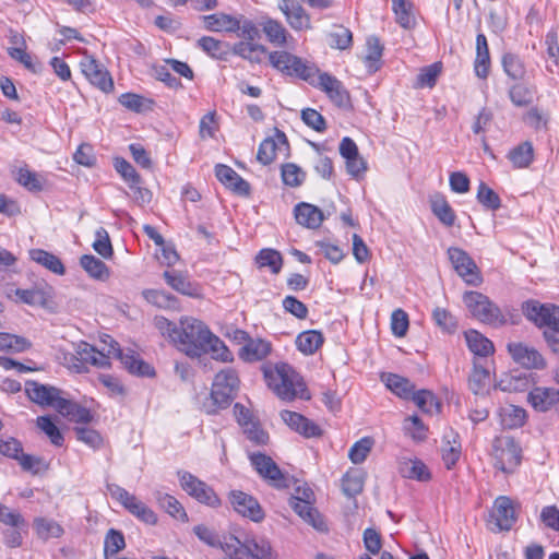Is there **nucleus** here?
<instances>
[{"label": "nucleus", "mask_w": 559, "mask_h": 559, "mask_svg": "<svg viewBox=\"0 0 559 559\" xmlns=\"http://www.w3.org/2000/svg\"><path fill=\"white\" fill-rule=\"evenodd\" d=\"M210 330L206 325L194 318L180 320L178 336L175 345L190 357H199L204 352V344L209 337Z\"/></svg>", "instance_id": "obj_4"}, {"label": "nucleus", "mask_w": 559, "mask_h": 559, "mask_svg": "<svg viewBox=\"0 0 559 559\" xmlns=\"http://www.w3.org/2000/svg\"><path fill=\"white\" fill-rule=\"evenodd\" d=\"M534 90L522 81H516L509 88V98L514 106L524 107L533 102Z\"/></svg>", "instance_id": "obj_42"}, {"label": "nucleus", "mask_w": 559, "mask_h": 559, "mask_svg": "<svg viewBox=\"0 0 559 559\" xmlns=\"http://www.w3.org/2000/svg\"><path fill=\"white\" fill-rule=\"evenodd\" d=\"M57 412L69 420L79 424H88L93 419V416L87 408L68 399L59 401V404H57Z\"/></svg>", "instance_id": "obj_29"}, {"label": "nucleus", "mask_w": 559, "mask_h": 559, "mask_svg": "<svg viewBox=\"0 0 559 559\" xmlns=\"http://www.w3.org/2000/svg\"><path fill=\"white\" fill-rule=\"evenodd\" d=\"M500 423L506 429H516L522 427L527 419V413L523 407L508 404L499 411Z\"/></svg>", "instance_id": "obj_30"}, {"label": "nucleus", "mask_w": 559, "mask_h": 559, "mask_svg": "<svg viewBox=\"0 0 559 559\" xmlns=\"http://www.w3.org/2000/svg\"><path fill=\"white\" fill-rule=\"evenodd\" d=\"M411 399L426 414L433 415L440 412L441 404L431 391L414 392Z\"/></svg>", "instance_id": "obj_45"}, {"label": "nucleus", "mask_w": 559, "mask_h": 559, "mask_svg": "<svg viewBox=\"0 0 559 559\" xmlns=\"http://www.w3.org/2000/svg\"><path fill=\"white\" fill-rule=\"evenodd\" d=\"M393 11L396 22L406 29L414 27L416 24L415 16L412 12V3L408 0H392Z\"/></svg>", "instance_id": "obj_46"}, {"label": "nucleus", "mask_w": 559, "mask_h": 559, "mask_svg": "<svg viewBox=\"0 0 559 559\" xmlns=\"http://www.w3.org/2000/svg\"><path fill=\"white\" fill-rule=\"evenodd\" d=\"M229 500L235 511L242 516L249 518L253 522H260L264 519V512L254 497L235 490L230 492Z\"/></svg>", "instance_id": "obj_19"}, {"label": "nucleus", "mask_w": 559, "mask_h": 559, "mask_svg": "<svg viewBox=\"0 0 559 559\" xmlns=\"http://www.w3.org/2000/svg\"><path fill=\"white\" fill-rule=\"evenodd\" d=\"M293 510L318 531H325L326 524L309 500L290 499Z\"/></svg>", "instance_id": "obj_27"}, {"label": "nucleus", "mask_w": 559, "mask_h": 559, "mask_svg": "<svg viewBox=\"0 0 559 559\" xmlns=\"http://www.w3.org/2000/svg\"><path fill=\"white\" fill-rule=\"evenodd\" d=\"M250 462L257 473L275 488L288 487V476L284 474L272 457L263 453H252Z\"/></svg>", "instance_id": "obj_12"}, {"label": "nucleus", "mask_w": 559, "mask_h": 559, "mask_svg": "<svg viewBox=\"0 0 559 559\" xmlns=\"http://www.w3.org/2000/svg\"><path fill=\"white\" fill-rule=\"evenodd\" d=\"M271 64L287 75H295L305 81H310L318 70L305 63L299 57L287 51H273L269 55Z\"/></svg>", "instance_id": "obj_9"}, {"label": "nucleus", "mask_w": 559, "mask_h": 559, "mask_svg": "<svg viewBox=\"0 0 559 559\" xmlns=\"http://www.w3.org/2000/svg\"><path fill=\"white\" fill-rule=\"evenodd\" d=\"M222 550L227 555L224 559H271V546L263 538L245 536L224 537Z\"/></svg>", "instance_id": "obj_3"}, {"label": "nucleus", "mask_w": 559, "mask_h": 559, "mask_svg": "<svg viewBox=\"0 0 559 559\" xmlns=\"http://www.w3.org/2000/svg\"><path fill=\"white\" fill-rule=\"evenodd\" d=\"M144 298L152 305L163 309H177L178 300L176 297L164 290L150 289L143 293Z\"/></svg>", "instance_id": "obj_50"}, {"label": "nucleus", "mask_w": 559, "mask_h": 559, "mask_svg": "<svg viewBox=\"0 0 559 559\" xmlns=\"http://www.w3.org/2000/svg\"><path fill=\"white\" fill-rule=\"evenodd\" d=\"M265 51L263 46L250 41H240L234 46V52L250 62H260Z\"/></svg>", "instance_id": "obj_54"}, {"label": "nucleus", "mask_w": 559, "mask_h": 559, "mask_svg": "<svg viewBox=\"0 0 559 559\" xmlns=\"http://www.w3.org/2000/svg\"><path fill=\"white\" fill-rule=\"evenodd\" d=\"M442 66L440 62L432 63L420 70L417 75L416 86L418 87H432L435 86L439 74L441 73Z\"/></svg>", "instance_id": "obj_63"}, {"label": "nucleus", "mask_w": 559, "mask_h": 559, "mask_svg": "<svg viewBox=\"0 0 559 559\" xmlns=\"http://www.w3.org/2000/svg\"><path fill=\"white\" fill-rule=\"evenodd\" d=\"M489 384V371L481 366H474V369L468 379V386L471 391L478 395L484 394Z\"/></svg>", "instance_id": "obj_53"}, {"label": "nucleus", "mask_w": 559, "mask_h": 559, "mask_svg": "<svg viewBox=\"0 0 559 559\" xmlns=\"http://www.w3.org/2000/svg\"><path fill=\"white\" fill-rule=\"evenodd\" d=\"M29 257L33 261L45 266L55 274L63 275L66 272L61 260L48 251L43 249H33L29 251Z\"/></svg>", "instance_id": "obj_37"}, {"label": "nucleus", "mask_w": 559, "mask_h": 559, "mask_svg": "<svg viewBox=\"0 0 559 559\" xmlns=\"http://www.w3.org/2000/svg\"><path fill=\"white\" fill-rule=\"evenodd\" d=\"M80 264L92 278L98 281H106L109 278L110 271L108 266L102 260L92 254L82 255Z\"/></svg>", "instance_id": "obj_36"}, {"label": "nucleus", "mask_w": 559, "mask_h": 559, "mask_svg": "<svg viewBox=\"0 0 559 559\" xmlns=\"http://www.w3.org/2000/svg\"><path fill=\"white\" fill-rule=\"evenodd\" d=\"M240 380L238 373L233 368H225L216 373L211 389V406L206 407V413L213 414L217 409L226 408L236 397L239 390Z\"/></svg>", "instance_id": "obj_5"}, {"label": "nucleus", "mask_w": 559, "mask_h": 559, "mask_svg": "<svg viewBox=\"0 0 559 559\" xmlns=\"http://www.w3.org/2000/svg\"><path fill=\"white\" fill-rule=\"evenodd\" d=\"M435 323L444 332L452 333L457 326L454 316L444 308L437 307L432 311Z\"/></svg>", "instance_id": "obj_64"}, {"label": "nucleus", "mask_w": 559, "mask_h": 559, "mask_svg": "<svg viewBox=\"0 0 559 559\" xmlns=\"http://www.w3.org/2000/svg\"><path fill=\"white\" fill-rule=\"evenodd\" d=\"M508 158L515 168L530 166L534 159V148L531 142H521L508 153Z\"/></svg>", "instance_id": "obj_38"}, {"label": "nucleus", "mask_w": 559, "mask_h": 559, "mask_svg": "<svg viewBox=\"0 0 559 559\" xmlns=\"http://www.w3.org/2000/svg\"><path fill=\"white\" fill-rule=\"evenodd\" d=\"M465 340L468 348L475 355L486 357L495 350L492 342L476 330L465 332Z\"/></svg>", "instance_id": "obj_33"}, {"label": "nucleus", "mask_w": 559, "mask_h": 559, "mask_svg": "<svg viewBox=\"0 0 559 559\" xmlns=\"http://www.w3.org/2000/svg\"><path fill=\"white\" fill-rule=\"evenodd\" d=\"M502 68L504 73L513 81H523L526 75V68L522 59L514 53L507 52L502 56Z\"/></svg>", "instance_id": "obj_39"}, {"label": "nucleus", "mask_w": 559, "mask_h": 559, "mask_svg": "<svg viewBox=\"0 0 559 559\" xmlns=\"http://www.w3.org/2000/svg\"><path fill=\"white\" fill-rule=\"evenodd\" d=\"M271 352V344L261 338L251 340L240 349V358L245 361H259L264 359Z\"/></svg>", "instance_id": "obj_31"}, {"label": "nucleus", "mask_w": 559, "mask_h": 559, "mask_svg": "<svg viewBox=\"0 0 559 559\" xmlns=\"http://www.w3.org/2000/svg\"><path fill=\"white\" fill-rule=\"evenodd\" d=\"M448 255L455 272L467 284L478 285L480 283L478 267L466 251L452 247L449 248Z\"/></svg>", "instance_id": "obj_14"}, {"label": "nucleus", "mask_w": 559, "mask_h": 559, "mask_svg": "<svg viewBox=\"0 0 559 559\" xmlns=\"http://www.w3.org/2000/svg\"><path fill=\"white\" fill-rule=\"evenodd\" d=\"M527 402L536 412L546 413L559 403V390L552 386H534L527 394Z\"/></svg>", "instance_id": "obj_22"}, {"label": "nucleus", "mask_w": 559, "mask_h": 559, "mask_svg": "<svg viewBox=\"0 0 559 559\" xmlns=\"http://www.w3.org/2000/svg\"><path fill=\"white\" fill-rule=\"evenodd\" d=\"M36 423L37 427L45 432L53 445L61 447L63 444V436L49 416H39Z\"/></svg>", "instance_id": "obj_56"}, {"label": "nucleus", "mask_w": 559, "mask_h": 559, "mask_svg": "<svg viewBox=\"0 0 559 559\" xmlns=\"http://www.w3.org/2000/svg\"><path fill=\"white\" fill-rule=\"evenodd\" d=\"M317 82L310 81L311 84L323 91L330 100L338 107L349 106L350 98L343 83L335 76L326 72H317Z\"/></svg>", "instance_id": "obj_15"}, {"label": "nucleus", "mask_w": 559, "mask_h": 559, "mask_svg": "<svg viewBox=\"0 0 559 559\" xmlns=\"http://www.w3.org/2000/svg\"><path fill=\"white\" fill-rule=\"evenodd\" d=\"M431 211L438 217V219L450 227L454 225L455 213L442 195H435L430 200Z\"/></svg>", "instance_id": "obj_41"}, {"label": "nucleus", "mask_w": 559, "mask_h": 559, "mask_svg": "<svg viewBox=\"0 0 559 559\" xmlns=\"http://www.w3.org/2000/svg\"><path fill=\"white\" fill-rule=\"evenodd\" d=\"M181 488L192 498L212 508L221 506V499L206 483L189 472H178Z\"/></svg>", "instance_id": "obj_10"}, {"label": "nucleus", "mask_w": 559, "mask_h": 559, "mask_svg": "<svg viewBox=\"0 0 559 559\" xmlns=\"http://www.w3.org/2000/svg\"><path fill=\"white\" fill-rule=\"evenodd\" d=\"M106 336L103 338L105 340ZM104 344L102 349H97L96 347L90 345L86 342H81L76 345L75 354L76 356H71V359L80 360L81 362L91 364L93 366L99 367V368H109L110 367V358L112 357V354H109L108 343Z\"/></svg>", "instance_id": "obj_18"}, {"label": "nucleus", "mask_w": 559, "mask_h": 559, "mask_svg": "<svg viewBox=\"0 0 559 559\" xmlns=\"http://www.w3.org/2000/svg\"><path fill=\"white\" fill-rule=\"evenodd\" d=\"M269 386L284 401L309 399L306 384L296 370L288 364H280L275 371L266 373Z\"/></svg>", "instance_id": "obj_2"}, {"label": "nucleus", "mask_w": 559, "mask_h": 559, "mask_svg": "<svg viewBox=\"0 0 559 559\" xmlns=\"http://www.w3.org/2000/svg\"><path fill=\"white\" fill-rule=\"evenodd\" d=\"M116 171L129 183L130 189L135 185H140L141 177L134 167L122 157H116L114 160Z\"/></svg>", "instance_id": "obj_55"}, {"label": "nucleus", "mask_w": 559, "mask_h": 559, "mask_svg": "<svg viewBox=\"0 0 559 559\" xmlns=\"http://www.w3.org/2000/svg\"><path fill=\"white\" fill-rule=\"evenodd\" d=\"M463 300L469 313L483 323L498 328L509 322L507 313L481 293L467 292Z\"/></svg>", "instance_id": "obj_6"}, {"label": "nucleus", "mask_w": 559, "mask_h": 559, "mask_svg": "<svg viewBox=\"0 0 559 559\" xmlns=\"http://www.w3.org/2000/svg\"><path fill=\"white\" fill-rule=\"evenodd\" d=\"M478 202L490 211H497L501 206L499 195L485 182H480L476 195Z\"/></svg>", "instance_id": "obj_58"}, {"label": "nucleus", "mask_w": 559, "mask_h": 559, "mask_svg": "<svg viewBox=\"0 0 559 559\" xmlns=\"http://www.w3.org/2000/svg\"><path fill=\"white\" fill-rule=\"evenodd\" d=\"M523 314L535 325L548 328L545 338L554 352L559 353V307L527 300L522 305Z\"/></svg>", "instance_id": "obj_1"}, {"label": "nucleus", "mask_w": 559, "mask_h": 559, "mask_svg": "<svg viewBox=\"0 0 559 559\" xmlns=\"http://www.w3.org/2000/svg\"><path fill=\"white\" fill-rule=\"evenodd\" d=\"M25 392L31 401L41 406H51L57 411V404L64 397L61 396V390L41 384L37 381H26Z\"/></svg>", "instance_id": "obj_17"}, {"label": "nucleus", "mask_w": 559, "mask_h": 559, "mask_svg": "<svg viewBox=\"0 0 559 559\" xmlns=\"http://www.w3.org/2000/svg\"><path fill=\"white\" fill-rule=\"evenodd\" d=\"M204 353H210L214 359L221 361H230L233 360V355L230 350L226 347L224 342L219 340L216 335H214L211 331L209 333V337H206V342L204 344Z\"/></svg>", "instance_id": "obj_44"}, {"label": "nucleus", "mask_w": 559, "mask_h": 559, "mask_svg": "<svg viewBox=\"0 0 559 559\" xmlns=\"http://www.w3.org/2000/svg\"><path fill=\"white\" fill-rule=\"evenodd\" d=\"M365 477L364 473L359 469L348 471L342 479L343 492L347 497H355L364 489Z\"/></svg>", "instance_id": "obj_43"}, {"label": "nucleus", "mask_w": 559, "mask_h": 559, "mask_svg": "<svg viewBox=\"0 0 559 559\" xmlns=\"http://www.w3.org/2000/svg\"><path fill=\"white\" fill-rule=\"evenodd\" d=\"M372 445L373 440L369 437H365L355 442L348 452L350 461L354 464L362 463L367 459L369 452L371 451Z\"/></svg>", "instance_id": "obj_62"}, {"label": "nucleus", "mask_w": 559, "mask_h": 559, "mask_svg": "<svg viewBox=\"0 0 559 559\" xmlns=\"http://www.w3.org/2000/svg\"><path fill=\"white\" fill-rule=\"evenodd\" d=\"M107 490L112 499L121 503L138 520L150 525L157 523L155 512L124 488L116 484H109Z\"/></svg>", "instance_id": "obj_7"}, {"label": "nucleus", "mask_w": 559, "mask_h": 559, "mask_svg": "<svg viewBox=\"0 0 559 559\" xmlns=\"http://www.w3.org/2000/svg\"><path fill=\"white\" fill-rule=\"evenodd\" d=\"M340 154L345 159L347 173L352 177L359 178L367 171V162L359 154L356 142H341Z\"/></svg>", "instance_id": "obj_24"}, {"label": "nucleus", "mask_w": 559, "mask_h": 559, "mask_svg": "<svg viewBox=\"0 0 559 559\" xmlns=\"http://www.w3.org/2000/svg\"><path fill=\"white\" fill-rule=\"evenodd\" d=\"M512 359L527 369H543L546 366L544 357L534 348L521 342L507 345Z\"/></svg>", "instance_id": "obj_16"}, {"label": "nucleus", "mask_w": 559, "mask_h": 559, "mask_svg": "<svg viewBox=\"0 0 559 559\" xmlns=\"http://www.w3.org/2000/svg\"><path fill=\"white\" fill-rule=\"evenodd\" d=\"M158 504L171 516L180 520H187V513L181 503L173 496L164 492L156 493Z\"/></svg>", "instance_id": "obj_52"}, {"label": "nucleus", "mask_w": 559, "mask_h": 559, "mask_svg": "<svg viewBox=\"0 0 559 559\" xmlns=\"http://www.w3.org/2000/svg\"><path fill=\"white\" fill-rule=\"evenodd\" d=\"M16 181L32 192L41 191L45 182L41 176L29 170L27 167L19 168L16 173Z\"/></svg>", "instance_id": "obj_48"}, {"label": "nucleus", "mask_w": 559, "mask_h": 559, "mask_svg": "<svg viewBox=\"0 0 559 559\" xmlns=\"http://www.w3.org/2000/svg\"><path fill=\"white\" fill-rule=\"evenodd\" d=\"M215 176L219 182L234 193L248 197L250 194V185L240 175H238L231 167L218 164L215 167Z\"/></svg>", "instance_id": "obj_23"}, {"label": "nucleus", "mask_w": 559, "mask_h": 559, "mask_svg": "<svg viewBox=\"0 0 559 559\" xmlns=\"http://www.w3.org/2000/svg\"><path fill=\"white\" fill-rule=\"evenodd\" d=\"M289 142H261L257 158L263 165L271 164L277 156V152L288 150Z\"/></svg>", "instance_id": "obj_47"}, {"label": "nucleus", "mask_w": 559, "mask_h": 559, "mask_svg": "<svg viewBox=\"0 0 559 559\" xmlns=\"http://www.w3.org/2000/svg\"><path fill=\"white\" fill-rule=\"evenodd\" d=\"M323 335L316 330L301 332L296 338L297 348L305 355L314 354L323 344Z\"/></svg>", "instance_id": "obj_35"}, {"label": "nucleus", "mask_w": 559, "mask_h": 559, "mask_svg": "<svg viewBox=\"0 0 559 559\" xmlns=\"http://www.w3.org/2000/svg\"><path fill=\"white\" fill-rule=\"evenodd\" d=\"M126 547L124 536L120 531L110 528L104 540V551L106 559H111L115 555Z\"/></svg>", "instance_id": "obj_51"}, {"label": "nucleus", "mask_w": 559, "mask_h": 559, "mask_svg": "<svg viewBox=\"0 0 559 559\" xmlns=\"http://www.w3.org/2000/svg\"><path fill=\"white\" fill-rule=\"evenodd\" d=\"M442 460L448 469H451L461 456V443L457 436L451 432L444 436L443 445L441 448Z\"/></svg>", "instance_id": "obj_40"}, {"label": "nucleus", "mask_w": 559, "mask_h": 559, "mask_svg": "<svg viewBox=\"0 0 559 559\" xmlns=\"http://www.w3.org/2000/svg\"><path fill=\"white\" fill-rule=\"evenodd\" d=\"M491 518L499 531H509L518 519L514 502L504 496H500L495 500L491 511Z\"/></svg>", "instance_id": "obj_20"}, {"label": "nucleus", "mask_w": 559, "mask_h": 559, "mask_svg": "<svg viewBox=\"0 0 559 559\" xmlns=\"http://www.w3.org/2000/svg\"><path fill=\"white\" fill-rule=\"evenodd\" d=\"M294 213L297 223L310 229L320 227L324 221L322 211L310 203L301 202L297 204Z\"/></svg>", "instance_id": "obj_26"}, {"label": "nucleus", "mask_w": 559, "mask_h": 559, "mask_svg": "<svg viewBox=\"0 0 559 559\" xmlns=\"http://www.w3.org/2000/svg\"><path fill=\"white\" fill-rule=\"evenodd\" d=\"M259 267H269L272 273L277 274L283 264L282 255L274 249H262L255 258Z\"/></svg>", "instance_id": "obj_49"}, {"label": "nucleus", "mask_w": 559, "mask_h": 559, "mask_svg": "<svg viewBox=\"0 0 559 559\" xmlns=\"http://www.w3.org/2000/svg\"><path fill=\"white\" fill-rule=\"evenodd\" d=\"M81 71L91 84L108 93L114 90V81L107 69L92 56H84L80 62Z\"/></svg>", "instance_id": "obj_13"}, {"label": "nucleus", "mask_w": 559, "mask_h": 559, "mask_svg": "<svg viewBox=\"0 0 559 559\" xmlns=\"http://www.w3.org/2000/svg\"><path fill=\"white\" fill-rule=\"evenodd\" d=\"M163 276L166 283L176 292L190 297L198 295L197 287L180 272L165 271Z\"/></svg>", "instance_id": "obj_34"}, {"label": "nucleus", "mask_w": 559, "mask_h": 559, "mask_svg": "<svg viewBox=\"0 0 559 559\" xmlns=\"http://www.w3.org/2000/svg\"><path fill=\"white\" fill-rule=\"evenodd\" d=\"M386 388L397 396L408 400L412 397L415 385L406 378L399 374L388 373L382 376Z\"/></svg>", "instance_id": "obj_32"}, {"label": "nucleus", "mask_w": 559, "mask_h": 559, "mask_svg": "<svg viewBox=\"0 0 559 559\" xmlns=\"http://www.w3.org/2000/svg\"><path fill=\"white\" fill-rule=\"evenodd\" d=\"M201 20L209 32H236L240 28L238 19L223 12L203 15Z\"/></svg>", "instance_id": "obj_25"}, {"label": "nucleus", "mask_w": 559, "mask_h": 559, "mask_svg": "<svg viewBox=\"0 0 559 559\" xmlns=\"http://www.w3.org/2000/svg\"><path fill=\"white\" fill-rule=\"evenodd\" d=\"M278 9L285 15L287 23L295 31L310 29V15L296 0H281Z\"/></svg>", "instance_id": "obj_21"}, {"label": "nucleus", "mask_w": 559, "mask_h": 559, "mask_svg": "<svg viewBox=\"0 0 559 559\" xmlns=\"http://www.w3.org/2000/svg\"><path fill=\"white\" fill-rule=\"evenodd\" d=\"M36 532L39 537L47 539V538H57L60 537L63 533L62 527L52 520L47 519H36L34 522Z\"/></svg>", "instance_id": "obj_59"}, {"label": "nucleus", "mask_w": 559, "mask_h": 559, "mask_svg": "<svg viewBox=\"0 0 559 559\" xmlns=\"http://www.w3.org/2000/svg\"><path fill=\"white\" fill-rule=\"evenodd\" d=\"M107 341L109 354H112V357L119 359L129 373L147 378L155 376V369L144 361L139 354L131 349L122 350L119 344L109 335H106V338L103 340L105 344H107Z\"/></svg>", "instance_id": "obj_8"}, {"label": "nucleus", "mask_w": 559, "mask_h": 559, "mask_svg": "<svg viewBox=\"0 0 559 559\" xmlns=\"http://www.w3.org/2000/svg\"><path fill=\"white\" fill-rule=\"evenodd\" d=\"M495 448V467L503 473H512L521 463V448L511 437L497 439Z\"/></svg>", "instance_id": "obj_11"}, {"label": "nucleus", "mask_w": 559, "mask_h": 559, "mask_svg": "<svg viewBox=\"0 0 559 559\" xmlns=\"http://www.w3.org/2000/svg\"><path fill=\"white\" fill-rule=\"evenodd\" d=\"M92 247L104 259H109L114 254L109 235L104 227H99L96 229L95 240H94Z\"/></svg>", "instance_id": "obj_61"}, {"label": "nucleus", "mask_w": 559, "mask_h": 559, "mask_svg": "<svg viewBox=\"0 0 559 559\" xmlns=\"http://www.w3.org/2000/svg\"><path fill=\"white\" fill-rule=\"evenodd\" d=\"M367 55L365 57V63L369 70L370 73L376 72L379 67L376 64L381 56L383 47L381 46L379 39L377 37H369L367 39Z\"/></svg>", "instance_id": "obj_60"}, {"label": "nucleus", "mask_w": 559, "mask_h": 559, "mask_svg": "<svg viewBox=\"0 0 559 559\" xmlns=\"http://www.w3.org/2000/svg\"><path fill=\"white\" fill-rule=\"evenodd\" d=\"M399 472L404 478L426 481L430 478L427 466L418 459L400 457Z\"/></svg>", "instance_id": "obj_28"}, {"label": "nucleus", "mask_w": 559, "mask_h": 559, "mask_svg": "<svg viewBox=\"0 0 559 559\" xmlns=\"http://www.w3.org/2000/svg\"><path fill=\"white\" fill-rule=\"evenodd\" d=\"M263 31L267 39L275 45L284 46L287 39L286 28L275 20H267L263 24Z\"/></svg>", "instance_id": "obj_57"}]
</instances>
